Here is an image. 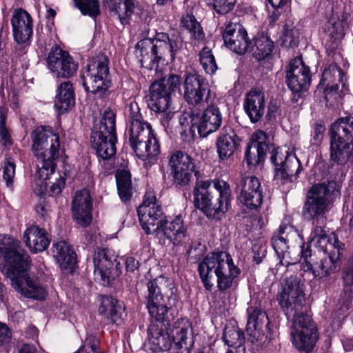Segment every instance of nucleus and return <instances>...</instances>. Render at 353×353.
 I'll use <instances>...</instances> for the list:
<instances>
[{
  "label": "nucleus",
  "mask_w": 353,
  "mask_h": 353,
  "mask_svg": "<svg viewBox=\"0 0 353 353\" xmlns=\"http://www.w3.org/2000/svg\"><path fill=\"white\" fill-rule=\"evenodd\" d=\"M115 259L113 255L110 256L106 249L97 248L93 256L94 266V275L99 276L101 280L109 283L110 281L118 277L121 271L114 265Z\"/></svg>",
  "instance_id": "19"
},
{
  "label": "nucleus",
  "mask_w": 353,
  "mask_h": 353,
  "mask_svg": "<svg viewBox=\"0 0 353 353\" xmlns=\"http://www.w3.org/2000/svg\"><path fill=\"white\" fill-rule=\"evenodd\" d=\"M304 284L299 276L292 274L285 278L281 291L277 296L279 303L288 319L299 312L305 302Z\"/></svg>",
  "instance_id": "10"
},
{
  "label": "nucleus",
  "mask_w": 353,
  "mask_h": 353,
  "mask_svg": "<svg viewBox=\"0 0 353 353\" xmlns=\"http://www.w3.org/2000/svg\"><path fill=\"white\" fill-rule=\"evenodd\" d=\"M159 82L165 83L167 90H168L172 94V92L179 90L181 84V77L179 74H170L168 77H164L163 80Z\"/></svg>",
  "instance_id": "59"
},
{
  "label": "nucleus",
  "mask_w": 353,
  "mask_h": 353,
  "mask_svg": "<svg viewBox=\"0 0 353 353\" xmlns=\"http://www.w3.org/2000/svg\"><path fill=\"white\" fill-rule=\"evenodd\" d=\"M15 164L11 161H7L3 168V178L6 186L10 190L13 189V179L15 175Z\"/></svg>",
  "instance_id": "60"
},
{
  "label": "nucleus",
  "mask_w": 353,
  "mask_h": 353,
  "mask_svg": "<svg viewBox=\"0 0 353 353\" xmlns=\"http://www.w3.org/2000/svg\"><path fill=\"white\" fill-rule=\"evenodd\" d=\"M130 146L136 155L143 161L152 162L160 153V145L154 131L145 140Z\"/></svg>",
  "instance_id": "34"
},
{
  "label": "nucleus",
  "mask_w": 353,
  "mask_h": 353,
  "mask_svg": "<svg viewBox=\"0 0 353 353\" xmlns=\"http://www.w3.org/2000/svg\"><path fill=\"white\" fill-rule=\"evenodd\" d=\"M54 102V106L61 113H64L74 105V93L73 87L70 81L60 83L59 85Z\"/></svg>",
  "instance_id": "38"
},
{
  "label": "nucleus",
  "mask_w": 353,
  "mask_h": 353,
  "mask_svg": "<svg viewBox=\"0 0 353 353\" xmlns=\"http://www.w3.org/2000/svg\"><path fill=\"white\" fill-rule=\"evenodd\" d=\"M181 23L183 27L189 30L193 39L196 40L203 39L204 33L201 25L192 14H187L183 16Z\"/></svg>",
  "instance_id": "48"
},
{
  "label": "nucleus",
  "mask_w": 353,
  "mask_h": 353,
  "mask_svg": "<svg viewBox=\"0 0 353 353\" xmlns=\"http://www.w3.org/2000/svg\"><path fill=\"white\" fill-rule=\"evenodd\" d=\"M345 21L343 12L336 11L332 8V14L329 17L327 26L330 35L334 39L343 38L345 35Z\"/></svg>",
  "instance_id": "46"
},
{
  "label": "nucleus",
  "mask_w": 353,
  "mask_h": 353,
  "mask_svg": "<svg viewBox=\"0 0 353 353\" xmlns=\"http://www.w3.org/2000/svg\"><path fill=\"white\" fill-rule=\"evenodd\" d=\"M241 139L232 128H223L216 140L219 158L225 161L233 156L239 146Z\"/></svg>",
  "instance_id": "27"
},
{
  "label": "nucleus",
  "mask_w": 353,
  "mask_h": 353,
  "mask_svg": "<svg viewBox=\"0 0 353 353\" xmlns=\"http://www.w3.org/2000/svg\"><path fill=\"white\" fill-rule=\"evenodd\" d=\"M137 53L141 57L140 62L142 66L152 67L153 64L157 63L159 59L154 52L152 39H145L137 43Z\"/></svg>",
  "instance_id": "41"
},
{
  "label": "nucleus",
  "mask_w": 353,
  "mask_h": 353,
  "mask_svg": "<svg viewBox=\"0 0 353 353\" xmlns=\"http://www.w3.org/2000/svg\"><path fill=\"white\" fill-rule=\"evenodd\" d=\"M115 176L119 196L123 202L126 203L130 200L133 192L131 174L123 170L118 171Z\"/></svg>",
  "instance_id": "42"
},
{
  "label": "nucleus",
  "mask_w": 353,
  "mask_h": 353,
  "mask_svg": "<svg viewBox=\"0 0 353 353\" xmlns=\"http://www.w3.org/2000/svg\"><path fill=\"white\" fill-rule=\"evenodd\" d=\"M344 73L342 69L336 64H331L325 68L322 74L320 84L327 90H338V83L342 82Z\"/></svg>",
  "instance_id": "45"
},
{
  "label": "nucleus",
  "mask_w": 353,
  "mask_h": 353,
  "mask_svg": "<svg viewBox=\"0 0 353 353\" xmlns=\"http://www.w3.org/2000/svg\"><path fill=\"white\" fill-rule=\"evenodd\" d=\"M130 111V125L126 130L125 135L128 137L130 145L132 146L136 143H140L141 140H145L153 130L149 123L143 121L137 103H131Z\"/></svg>",
  "instance_id": "20"
},
{
  "label": "nucleus",
  "mask_w": 353,
  "mask_h": 353,
  "mask_svg": "<svg viewBox=\"0 0 353 353\" xmlns=\"http://www.w3.org/2000/svg\"><path fill=\"white\" fill-rule=\"evenodd\" d=\"M31 139L38 168L34 191L37 195H41L47 190L46 181L55 171V161L59 156V137L51 128L41 125L32 132Z\"/></svg>",
  "instance_id": "2"
},
{
  "label": "nucleus",
  "mask_w": 353,
  "mask_h": 353,
  "mask_svg": "<svg viewBox=\"0 0 353 353\" xmlns=\"http://www.w3.org/2000/svg\"><path fill=\"white\" fill-rule=\"evenodd\" d=\"M265 108V94L261 90L254 88L247 93L243 108L252 123H256L261 119Z\"/></svg>",
  "instance_id": "28"
},
{
  "label": "nucleus",
  "mask_w": 353,
  "mask_h": 353,
  "mask_svg": "<svg viewBox=\"0 0 353 353\" xmlns=\"http://www.w3.org/2000/svg\"><path fill=\"white\" fill-rule=\"evenodd\" d=\"M162 225L163 227L159 228L160 232L154 235L156 238L165 237L174 245H180L183 242L187 236V228L181 216H177L172 221L165 219Z\"/></svg>",
  "instance_id": "31"
},
{
  "label": "nucleus",
  "mask_w": 353,
  "mask_h": 353,
  "mask_svg": "<svg viewBox=\"0 0 353 353\" xmlns=\"http://www.w3.org/2000/svg\"><path fill=\"white\" fill-rule=\"evenodd\" d=\"M47 63L51 72L57 77L69 78L77 70V65L69 53L57 46L52 48Z\"/></svg>",
  "instance_id": "17"
},
{
  "label": "nucleus",
  "mask_w": 353,
  "mask_h": 353,
  "mask_svg": "<svg viewBox=\"0 0 353 353\" xmlns=\"http://www.w3.org/2000/svg\"><path fill=\"white\" fill-rule=\"evenodd\" d=\"M13 35L18 43L28 41L32 34V20L30 15L23 10L14 12L12 19Z\"/></svg>",
  "instance_id": "29"
},
{
  "label": "nucleus",
  "mask_w": 353,
  "mask_h": 353,
  "mask_svg": "<svg viewBox=\"0 0 353 353\" xmlns=\"http://www.w3.org/2000/svg\"><path fill=\"white\" fill-rule=\"evenodd\" d=\"M99 133L116 134V112L110 107L103 110L101 119L92 134Z\"/></svg>",
  "instance_id": "44"
},
{
  "label": "nucleus",
  "mask_w": 353,
  "mask_h": 353,
  "mask_svg": "<svg viewBox=\"0 0 353 353\" xmlns=\"http://www.w3.org/2000/svg\"><path fill=\"white\" fill-rule=\"evenodd\" d=\"M266 151L264 148H259L249 145L245 151V160L248 167L256 166L262 163L265 157Z\"/></svg>",
  "instance_id": "51"
},
{
  "label": "nucleus",
  "mask_w": 353,
  "mask_h": 353,
  "mask_svg": "<svg viewBox=\"0 0 353 353\" xmlns=\"http://www.w3.org/2000/svg\"><path fill=\"white\" fill-rule=\"evenodd\" d=\"M92 201L87 189L75 193L72 200V213L78 224L86 227L91 223Z\"/></svg>",
  "instance_id": "24"
},
{
  "label": "nucleus",
  "mask_w": 353,
  "mask_h": 353,
  "mask_svg": "<svg viewBox=\"0 0 353 353\" xmlns=\"http://www.w3.org/2000/svg\"><path fill=\"white\" fill-rule=\"evenodd\" d=\"M92 147L95 150L97 156L103 160L109 159L116 153L115 143L117 135L114 134H92Z\"/></svg>",
  "instance_id": "32"
},
{
  "label": "nucleus",
  "mask_w": 353,
  "mask_h": 353,
  "mask_svg": "<svg viewBox=\"0 0 353 353\" xmlns=\"http://www.w3.org/2000/svg\"><path fill=\"white\" fill-rule=\"evenodd\" d=\"M220 30L225 46L231 50L243 54L249 50L251 42L248 40L246 30L237 19L230 20L225 28L220 27Z\"/></svg>",
  "instance_id": "16"
},
{
  "label": "nucleus",
  "mask_w": 353,
  "mask_h": 353,
  "mask_svg": "<svg viewBox=\"0 0 353 353\" xmlns=\"http://www.w3.org/2000/svg\"><path fill=\"white\" fill-rule=\"evenodd\" d=\"M75 353H103L99 350V341L92 338L86 339L85 344Z\"/></svg>",
  "instance_id": "63"
},
{
  "label": "nucleus",
  "mask_w": 353,
  "mask_h": 353,
  "mask_svg": "<svg viewBox=\"0 0 353 353\" xmlns=\"http://www.w3.org/2000/svg\"><path fill=\"white\" fill-rule=\"evenodd\" d=\"M291 316H293L291 327L293 345L301 351L311 352L319 339L316 323L309 315L303 312L294 313Z\"/></svg>",
  "instance_id": "8"
},
{
  "label": "nucleus",
  "mask_w": 353,
  "mask_h": 353,
  "mask_svg": "<svg viewBox=\"0 0 353 353\" xmlns=\"http://www.w3.org/2000/svg\"><path fill=\"white\" fill-rule=\"evenodd\" d=\"M198 271L206 290L210 291L215 281L220 291L232 286L234 280L241 273L231 255L226 252L209 253L199 263Z\"/></svg>",
  "instance_id": "3"
},
{
  "label": "nucleus",
  "mask_w": 353,
  "mask_h": 353,
  "mask_svg": "<svg viewBox=\"0 0 353 353\" xmlns=\"http://www.w3.org/2000/svg\"><path fill=\"white\" fill-rule=\"evenodd\" d=\"M330 161L345 165L353 163V117L339 118L330 128Z\"/></svg>",
  "instance_id": "5"
},
{
  "label": "nucleus",
  "mask_w": 353,
  "mask_h": 353,
  "mask_svg": "<svg viewBox=\"0 0 353 353\" xmlns=\"http://www.w3.org/2000/svg\"><path fill=\"white\" fill-rule=\"evenodd\" d=\"M325 220L326 219H323L321 224H312L314 228L312 232V241L315 242L319 247L323 246V244L329 241L330 239V235L327 236L323 230Z\"/></svg>",
  "instance_id": "55"
},
{
  "label": "nucleus",
  "mask_w": 353,
  "mask_h": 353,
  "mask_svg": "<svg viewBox=\"0 0 353 353\" xmlns=\"http://www.w3.org/2000/svg\"><path fill=\"white\" fill-rule=\"evenodd\" d=\"M171 103V94L166 85L162 82H154L150 88L148 107L157 113L163 114V121H168L172 117V112L169 110Z\"/></svg>",
  "instance_id": "18"
},
{
  "label": "nucleus",
  "mask_w": 353,
  "mask_h": 353,
  "mask_svg": "<svg viewBox=\"0 0 353 353\" xmlns=\"http://www.w3.org/2000/svg\"><path fill=\"white\" fill-rule=\"evenodd\" d=\"M218 194L213 196L209 201L205 216L211 219L220 220L228 212L231 202V189L230 185L225 181H217Z\"/></svg>",
  "instance_id": "21"
},
{
  "label": "nucleus",
  "mask_w": 353,
  "mask_h": 353,
  "mask_svg": "<svg viewBox=\"0 0 353 353\" xmlns=\"http://www.w3.org/2000/svg\"><path fill=\"white\" fill-rule=\"evenodd\" d=\"M6 117L0 114V137L4 145H10L12 143L10 133L6 126Z\"/></svg>",
  "instance_id": "62"
},
{
  "label": "nucleus",
  "mask_w": 353,
  "mask_h": 353,
  "mask_svg": "<svg viewBox=\"0 0 353 353\" xmlns=\"http://www.w3.org/2000/svg\"><path fill=\"white\" fill-rule=\"evenodd\" d=\"M106 6L110 13L117 16L121 23L134 12L135 6L132 0H107Z\"/></svg>",
  "instance_id": "40"
},
{
  "label": "nucleus",
  "mask_w": 353,
  "mask_h": 353,
  "mask_svg": "<svg viewBox=\"0 0 353 353\" xmlns=\"http://www.w3.org/2000/svg\"><path fill=\"white\" fill-rule=\"evenodd\" d=\"M75 7L83 15L95 18L100 14L99 0H73Z\"/></svg>",
  "instance_id": "50"
},
{
  "label": "nucleus",
  "mask_w": 353,
  "mask_h": 353,
  "mask_svg": "<svg viewBox=\"0 0 353 353\" xmlns=\"http://www.w3.org/2000/svg\"><path fill=\"white\" fill-rule=\"evenodd\" d=\"M99 312L101 314L110 319L113 323L117 325L121 324L123 321V314L124 307L112 296H102Z\"/></svg>",
  "instance_id": "36"
},
{
  "label": "nucleus",
  "mask_w": 353,
  "mask_h": 353,
  "mask_svg": "<svg viewBox=\"0 0 353 353\" xmlns=\"http://www.w3.org/2000/svg\"><path fill=\"white\" fill-rule=\"evenodd\" d=\"M274 49V43L269 37L260 35L254 39V44L250 45V50L257 60H263L268 57Z\"/></svg>",
  "instance_id": "43"
},
{
  "label": "nucleus",
  "mask_w": 353,
  "mask_h": 353,
  "mask_svg": "<svg viewBox=\"0 0 353 353\" xmlns=\"http://www.w3.org/2000/svg\"><path fill=\"white\" fill-rule=\"evenodd\" d=\"M139 219L142 229L148 235H158L159 228L163 227L165 217L155 196L148 192L143 203L137 209Z\"/></svg>",
  "instance_id": "12"
},
{
  "label": "nucleus",
  "mask_w": 353,
  "mask_h": 353,
  "mask_svg": "<svg viewBox=\"0 0 353 353\" xmlns=\"http://www.w3.org/2000/svg\"><path fill=\"white\" fill-rule=\"evenodd\" d=\"M109 63V58L104 54H100L89 61L81 74L83 85L86 91L99 97L109 94L112 84Z\"/></svg>",
  "instance_id": "7"
},
{
  "label": "nucleus",
  "mask_w": 353,
  "mask_h": 353,
  "mask_svg": "<svg viewBox=\"0 0 353 353\" xmlns=\"http://www.w3.org/2000/svg\"><path fill=\"white\" fill-rule=\"evenodd\" d=\"M252 250L253 252V261L257 265L260 264L267 254L265 247L261 245L254 244Z\"/></svg>",
  "instance_id": "64"
},
{
  "label": "nucleus",
  "mask_w": 353,
  "mask_h": 353,
  "mask_svg": "<svg viewBox=\"0 0 353 353\" xmlns=\"http://www.w3.org/2000/svg\"><path fill=\"white\" fill-rule=\"evenodd\" d=\"M298 236L297 231L292 226L281 224L278 232H275L272 238V245L280 259L279 263L282 265L288 266L290 262L284 264L283 259L285 258L289 248L288 243L290 240Z\"/></svg>",
  "instance_id": "30"
},
{
  "label": "nucleus",
  "mask_w": 353,
  "mask_h": 353,
  "mask_svg": "<svg viewBox=\"0 0 353 353\" xmlns=\"http://www.w3.org/2000/svg\"><path fill=\"white\" fill-rule=\"evenodd\" d=\"M54 257L60 268L65 272H72L76 265V254L65 241L53 245Z\"/></svg>",
  "instance_id": "35"
},
{
  "label": "nucleus",
  "mask_w": 353,
  "mask_h": 353,
  "mask_svg": "<svg viewBox=\"0 0 353 353\" xmlns=\"http://www.w3.org/2000/svg\"><path fill=\"white\" fill-rule=\"evenodd\" d=\"M37 215L44 221H48L51 218L52 209L50 202L46 198L41 197L35 208Z\"/></svg>",
  "instance_id": "57"
},
{
  "label": "nucleus",
  "mask_w": 353,
  "mask_h": 353,
  "mask_svg": "<svg viewBox=\"0 0 353 353\" xmlns=\"http://www.w3.org/2000/svg\"><path fill=\"white\" fill-rule=\"evenodd\" d=\"M23 239L27 246L34 253L45 250L50 242L46 230L37 225H32L27 228L23 234Z\"/></svg>",
  "instance_id": "33"
},
{
  "label": "nucleus",
  "mask_w": 353,
  "mask_h": 353,
  "mask_svg": "<svg viewBox=\"0 0 353 353\" xmlns=\"http://www.w3.org/2000/svg\"><path fill=\"white\" fill-rule=\"evenodd\" d=\"M268 139V136L266 133L262 130H257L252 135L253 142L252 143V146L259 148L260 146H263L264 148V151H268L270 150L269 145L266 143V139Z\"/></svg>",
  "instance_id": "61"
},
{
  "label": "nucleus",
  "mask_w": 353,
  "mask_h": 353,
  "mask_svg": "<svg viewBox=\"0 0 353 353\" xmlns=\"http://www.w3.org/2000/svg\"><path fill=\"white\" fill-rule=\"evenodd\" d=\"M342 279L343 281V290L336 305L339 313L343 314L352 306L353 297V255L350 256L345 264Z\"/></svg>",
  "instance_id": "26"
},
{
  "label": "nucleus",
  "mask_w": 353,
  "mask_h": 353,
  "mask_svg": "<svg viewBox=\"0 0 353 353\" xmlns=\"http://www.w3.org/2000/svg\"><path fill=\"white\" fill-rule=\"evenodd\" d=\"M199 60L207 74H213L217 70V65L211 49L203 47L199 53Z\"/></svg>",
  "instance_id": "52"
},
{
  "label": "nucleus",
  "mask_w": 353,
  "mask_h": 353,
  "mask_svg": "<svg viewBox=\"0 0 353 353\" xmlns=\"http://www.w3.org/2000/svg\"><path fill=\"white\" fill-rule=\"evenodd\" d=\"M147 308L151 318L153 319L151 323H161L163 325H170V321L167 315L168 307L164 302L148 305Z\"/></svg>",
  "instance_id": "49"
},
{
  "label": "nucleus",
  "mask_w": 353,
  "mask_h": 353,
  "mask_svg": "<svg viewBox=\"0 0 353 353\" xmlns=\"http://www.w3.org/2000/svg\"><path fill=\"white\" fill-rule=\"evenodd\" d=\"M248 321L246 331L252 343L261 341L264 336V328L269 324L266 312L262 309L250 305L247 309Z\"/></svg>",
  "instance_id": "22"
},
{
  "label": "nucleus",
  "mask_w": 353,
  "mask_h": 353,
  "mask_svg": "<svg viewBox=\"0 0 353 353\" xmlns=\"http://www.w3.org/2000/svg\"><path fill=\"white\" fill-rule=\"evenodd\" d=\"M165 32H157L154 39H152L154 52H156L159 59L160 60L163 56L168 54V51L166 48L165 41Z\"/></svg>",
  "instance_id": "56"
},
{
  "label": "nucleus",
  "mask_w": 353,
  "mask_h": 353,
  "mask_svg": "<svg viewBox=\"0 0 353 353\" xmlns=\"http://www.w3.org/2000/svg\"><path fill=\"white\" fill-rule=\"evenodd\" d=\"M168 165L172 184L178 189L188 188L193 172L196 179L200 177L199 172L195 170L194 159L181 151H176L171 155Z\"/></svg>",
  "instance_id": "11"
},
{
  "label": "nucleus",
  "mask_w": 353,
  "mask_h": 353,
  "mask_svg": "<svg viewBox=\"0 0 353 353\" xmlns=\"http://www.w3.org/2000/svg\"><path fill=\"white\" fill-rule=\"evenodd\" d=\"M169 325L161 323H150L148 329V340L156 350H169L172 345L176 349V353H190L193 345L187 336L190 324L186 319H179L168 329Z\"/></svg>",
  "instance_id": "4"
},
{
  "label": "nucleus",
  "mask_w": 353,
  "mask_h": 353,
  "mask_svg": "<svg viewBox=\"0 0 353 353\" xmlns=\"http://www.w3.org/2000/svg\"><path fill=\"white\" fill-rule=\"evenodd\" d=\"M238 201L250 210H256L263 201V191L259 179L254 176L241 175L236 179Z\"/></svg>",
  "instance_id": "14"
},
{
  "label": "nucleus",
  "mask_w": 353,
  "mask_h": 353,
  "mask_svg": "<svg viewBox=\"0 0 353 353\" xmlns=\"http://www.w3.org/2000/svg\"><path fill=\"white\" fill-rule=\"evenodd\" d=\"M223 339L228 346L226 353H245L244 334L240 329L225 327Z\"/></svg>",
  "instance_id": "37"
},
{
  "label": "nucleus",
  "mask_w": 353,
  "mask_h": 353,
  "mask_svg": "<svg viewBox=\"0 0 353 353\" xmlns=\"http://www.w3.org/2000/svg\"><path fill=\"white\" fill-rule=\"evenodd\" d=\"M0 253L4 261L1 272L10 280L12 288L25 297L45 299L47 292L29 274V256L20 242L11 236L0 234Z\"/></svg>",
  "instance_id": "1"
},
{
  "label": "nucleus",
  "mask_w": 353,
  "mask_h": 353,
  "mask_svg": "<svg viewBox=\"0 0 353 353\" xmlns=\"http://www.w3.org/2000/svg\"><path fill=\"white\" fill-rule=\"evenodd\" d=\"M165 46L170 56L171 61H174L176 54L181 50L183 46L182 37L179 34H172L171 35L165 33Z\"/></svg>",
  "instance_id": "53"
},
{
  "label": "nucleus",
  "mask_w": 353,
  "mask_h": 353,
  "mask_svg": "<svg viewBox=\"0 0 353 353\" xmlns=\"http://www.w3.org/2000/svg\"><path fill=\"white\" fill-rule=\"evenodd\" d=\"M270 159L275 166L274 179L282 183L292 182L302 170L299 159L285 148H277L273 150Z\"/></svg>",
  "instance_id": "13"
},
{
  "label": "nucleus",
  "mask_w": 353,
  "mask_h": 353,
  "mask_svg": "<svg viewBox=\"0 0 353 353\" xmlns=\"http://www.w3.org/2000/svg\"><path fill=\"white\" fill-rule=\"evenodd\" d=\"M311 72L310 68L303 61L301 58L292 59L285 68V83L294 94L299 97L305 92L311 83Z\"/></svg>",
  "instance_id": "15"
},
{
  "label": "nucleus",
  "mask_w": 353,
  "mask_h": 353,
  "mask_svg": "<svg viewBox=\"0 0 353 353\" xmlns=\"http://www.w3.org/2000/svg\"><path fill=\"white\" fill-rule=\"evenodd\" d=\"M217 181L221 180H202L197 179L194 188V204L195 207L201 210L204 214L210 206L209 201H211L213 196L219 193L217 190Z\"/></svg>",
  "instance_id": "25"
},
{
  "label": "nucleus",
  "mask_w": 353,
  "mask_h": 353,
  "mask_svg": "<svg viewBox=\"0 0 353 353\" xmlns=\"http://www.w3.org/2000/svg\"><path fill=\"white\" fill-rule=\"evenodd\" d=\"M214 10L220 14H226L231 12L236 0H212Z\"/></svg>",
  "instance_id": "58"
},
{
  "label": "nucleus",
  "mask_w": 353,
  "mask_h": 353,
  "mask_svg": "<svg viewBox=\"0 0 353 353\" xmlns=\"http://www.w3.org/2000/svg\"><path fill=\"white\" fill-rule=\"evenodd\" d=\"M183 86L184 100L194 108H204L207 103L216 100L208 83L196 73L185 72Z\"/></svg>",
  "instance_id": "9"
},
{
  "label": "nucleus",
  "mask_w": 353,
  "mask_h": 353,
  "mask_svg": "<svg viewBox=\"0 0 353 353\" xmlns=\"http://www.w3.org/2000/svg\"><path fill=\"white\" fill-rule=\"evenodd\" d=\"M335 186V183L330 182L327 185L316 184L309 189L302 208L305 220L311 221L312 224H321L326 219L325 214L332 206Z\"/></svg>",
  "instance_id": "6"
},
{
  "label": "nucleus",
  "mask_w": 353,
  "mask_h": 353,
  "mask_svg": "<svg viewBox=\"0 0 353 353\" xmlns=\"http://www.w3.org/2000/svg\"><path fill=\"white\" fill-rule=\"evenodd\" d=\"M322 251L328 254V259L338 262L341 256L343 255L345 245L339 241L334 233L330 235L329 241L321 246Z\"/></svg>",
  "instance_id": "47"
},
{
  "label": "nucleus",
  "mask_w": 353,
  "mask_h": 353,
  "mask_svg": "<svg viewBox=\"0 0 353 353\" xmlns=\"http://www.w3.org/2000/svg\"><path fill=\"white\" fill-rule=\"evenodd\" d=\"M148 296L147 306L152 304H158L160 302H164L163 296L161 292V289L157 284V280L154 279L150 281L147 283Z\"/></svg>",
  "instance_id": "54"
},
{
  "label": "nucleus",
  "mask_w": 353,
  "mask_h": 353,
  "mask_svg": "<svg viewBox=\"0 0 353 353\" xmlns=\"http://www.w3.org/2000/svg\"><path fill=\"white\" fill-rule=\"evenodd\" d=\"M197 122L198 132L202 137L217 131L222 123V114L216 104V101L208 103Z\"/></svg>",
  "instance_id": "23"
},
{
  "label": "nucleus",
  "mask_w": 353,
  "mask_h": 353,
  "mask_svg": "<svg viewBox=\"0 0 353 353\" xmlns=\"http://www.w3.org/2000/svg\"><path fill=\"white\" fill-rule=\"evenodd\" d=\"M338 265L339 262L325 257L314 263L306 261L305 268L310 270L315 278L322 279L329 277L334 274Z\"/></svg>",
  "instance_id": "39"
}]
</instances>
